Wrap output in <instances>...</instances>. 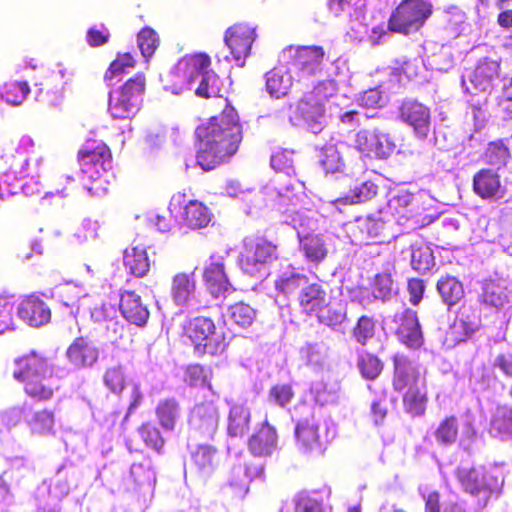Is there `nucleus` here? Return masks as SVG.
Masks as SVG:
<instances>
[{"label": "nucleus", "instance_id": "f257e3e1", "mask_svg": "<svg viewBox=\"0 0 512 512\" xmlns=\"http://www.w3.org/2000/svg\"><path fill=\"white\" fill-rule=\"evenodd\" d=\"M200 148L197 164L210 171L229 160L239 149L243 139V127L238 111L233 105H226L218 115L196 128Z\"/></svg>", "mask_w": 512, "mask_h": 512}, {"label": "nucleus", "instance_id": "f03ea898", "mask_svg": "<svg viewBox=\"0 0 512 512\" xmlns=\"http://www.w3.org/2000/svg\"><path fill=\"white\" fill-rule=\"evenodd\" d=\"M392 387L402 394V408L411 418L424 417L429 404L427 369L401 354L392 357Z\"/></svg>", "mask_w": 512, "mask_h": 512}, {"label": "nucleus", "instance_id": "7ed1b4c3", "mask_svg": "<svg viewBox=\"0 0 512 512\" xmlns=\"http://www.w3.org/2000/svg\"><path fill=\"white\" fill-rule=\"evenodd\" d=\"M54 374L51 358L39 350H30L13 361V379L22 385L25 395L37 403L51 401L59 390L52 381Z\"/></svg>", "mask_w": 512, "mask_h": 512}, {"label": "nucleus", "instance_id": "20e7f679", "mask_svg": "<svg viewBox=\"0 0 512 512\" xmlns=\"http://www.w3.org/2000/svg\"><path fill=\"white\" fill-rule=\"evenodd\" d=\"M181 336L197 357L219 356L229 345L225 331L218 328L215 321L207 316L186 319Z\"/></svg>", "mask_w": 512, "mask_h": 512}, {"label": "nucleus", "instance_id": "39448f33", "mask_svg": "<svg viewBox=\"0 0 512 512\" xmlns=\"http://www.w3.org/2000/svg\"><path fill=\"white\" fill-rule=\"evenodd\" d=\"M77 161L82 174L93 186L90 192L107 191L108 172L112 169V152L103 141L91 140L78 151Z\"/></svg>", "mask_w": 512, "mask_h": 512}, {"label": "nucleus", "instance_id": "423d86ee", "mask_svg": "<svg viewBox=\"0 0 512 512\" xmlns=\"http://www.w3.org/2000/svg\"><path fill=\"white\" fill-rule=\"evenodd\" d=\"M433 13L434 7L430 0H401L388 18L387 29L392 33L409 36L419 32Z\"/></svg>", "mask_w": 512, "mask_h": 512}, {"label": "nucleus", "instance_id": "0eeeda50", "mask_svg": "<svg viewBox=\"0 0 512 512\" xmlns=\"http://www.w3.org/2000/svg\"><path fill=\"white\" fill-rule=\"evenodd\" d=\"M456 477L466 493L480 499L481 508L486 507L492 495L498 494L503 484V479L495 469L484 466L458 469Z\"/></svg>", "mask_w": 512, "mask_h": 512}, {"label": "nucleus", "instance_id": "6e6552de", "mask_svg": "<svg viewBox=\"0 0 512 512\" xmlns=\"http://www.w3.org/2000/svg\"><path fill=\"white\" fill-rule=\"evenodd\" d=\"M146 90V76L142 72L129 78L115 94H109L108 108L113 118L126 119L140 109Z\"/></svg>", "mask_w": 512, "mask_h": 512}, {"label": "nucleus", "instance_id": "1a4fd4ad", "mask_svg": "<svg viewBox=\"0 0 512 512\" xmlns=\"http://www.w3.org/2000/svg\"><path fill=\"white\" fill-rule=\"evenodd\" d=\"M278 258V244L264 236H257L245 242L239 264L245 273L255 275Z\"/></svg>", "mask_w": 512, "mask_h": 512}, {"label": "nucleus", "instance_id": "9d476101", "mask_svg": "<svg viewBox=\"0 0 512 512\" xmlns=\"http://www.w3.org/2000/svg\"><path fill=\"white\" fill-rule=\"evenodd\" d=\"M333 90L331 82H317L297 101V112L300 117L308 124L320 123L325 116L326 103L333 95Z\"/></svg>", "mask_w": 512, "mask_h": 512}, {"label": "nucleus", "instance_id": "9b49d317", "mask_svg": "<svg viewBox=\"0 0 512 512\" xmlns=\"http://www.w3.org/2000/svg\"><path fill=\"white\" fill-rule=\"evenodd\" d=\"M256 38V28L247 23H236L226 29L224 43L239 66L242 67L249 57Z\"/></svg>", "mask_w": 512, "mask_h": 512}, {"label": "nucleus", "instance_id": "f8f14e48", "mask_svg": "<svg viewBox=\"0 0 512 512\" xmlns=\"http://www.w3.org/2000/svg\"><path fill=\"white\" fill-rule=\"evenodd\" d=\"M399 119L411 127L415 135L425 139L431 127L430 108L416 99H404L398 107Z\"/></svg>", "mask_w": 512, "mask_h": 512}, {"label": "nucleus", "instance_id": "ddd939ff", "mask_svg": "<svg viewBox=\"0 0 512 512\" xmlns=\"http://www.w3.org/2000/svg\"><path fill=\"white\" fill-rule=\"evenodd\" d=\"M219 423L220 411L212 400L197 403L190 410L188 424L201 435L213 436L218 430Z\"/></svg>", "mask_w": 512, "mask_h": 512}, {"label": "nucleus", "instance_id": "4468645a", "mask_svg": "<svg viewBox=\"0 0 512 512\" xmlns=\"http://www.w3.org/2000/svg\"><path fill=\"white\" fill-rule=\"evenodd\" d=\"M298 448L304 452L321 453L324 450L320 424L314 417L312 408H308L307 417L299 420L294 430Z\"/></svg>", "mask_w": 512, "mask_h": 512}, {"label": "nucleus", "instance_id": "2eb2a0df", "mask_svg": "<svg viewBox=\"0 0 512 512\" xmlns=\"http://www.w3.org/2000/svg\"><path fill=\"white\" fill-rule=\"evenodd\" d=\"M355 147L365 157L376 159H386L394 150L388 136L377 130L359 131L355 137Z\"/></svg>", "mask_w": 512, "mask_h": 512}, {"label": "nucleus", "instance_id": "dca6fc26", "mask_svg": "<svg viewBox=\"0 0 512 512\" xmlns=\"http://www.w3.org/2000/svg\"><path fill=\"white\" fill-rule=\"evenodd\" d=\"M66 358L77 369L92 367L99 359L100 347L87 335L76 337L67 347Z\"/></svg>", "mask_w": 512, "mask_h": 512}, {"label": "nucleus", "instance_id": "f3484780", "mask_svg": "<svg viewBox=\"0 0 512 512\" xmlns=\"http://www.w3.org/2000/svg\"><path fill=\"white\" fill-rule=\"evenodd\" d=\"M395 334L398 340L409 349H419L424 343V337L417 317V312L405 309L394 317Z\"/></svg>", "mask_w": 512, "mask_h": 512}, {"label": "nucleus", "instance_id": "a211bd4d", "mask_svg": "<svg viewBox=\"0 0 512 512\" xmlns=\"http://www.w3.org/2000/svg\"><path fill=\"white\" fill-rule=\"evenodd\" d=\"M203 282L210 295L217 298H225L228 293L235 291L225 271L222 259L211 261L203 270Z\"/></svg>", "mask_w": 512, "mask_h": 512}, {"label": "nucleus", "instance_id": "6ab92c4d", "mask_svg": "<svg viewBox=\"0 0 512 512\" xmlns=\"http://www.w3.org/2000/svg\"><path fill=\"white\" fill-rule=\"evenodd\" d=\"M20 319L31 327H41L50 322L52 312L47 303L36 294L26 296L19 304Z\"/></svg>", "mask_w": 512, "mask_h": 512}, {"label": "nucleus", "instance_id": "aec40b11", "mask_svg": "<svg viewBox=\"0 0 512 512\" xmlns=\"http://www.w3.org/2000/svg\"><path fill=\"white\" fill-rule=\"evenodd\" d=\"M509 299L508 287L505 281L500 278H486L480 282L477 293V301L485 309H499Z\"/></svg>", "mask_w": 512, "mask_h": 512}, {"label": "nucleus", "instance_id": "412c9836", "mask_svg": "<svg viewBox=\"0 0 512 512\" xmlns=\"http://www.w3.org/2000/svg\"><path fill=\"white\" fill-rule=\"evenodd\" d=\"M473 192L482 200L500 199L505 194L501 177L492 168H482L473 176Z\"/></svg>", "mask_w": 512, "mask_h": 512}, {"label": "nucleus", "instance_id": "4be33fe9", "mask_svg": "<svg viewBox=\"0 0 512 512\" xmlns=\"http://www.w3.org/2000/svg\"><path fill=\"white\" fill-rule=\"evenodd\" d=\"M278 435L276 429L265 420L248 439V450L260 458L270 457L277 449Z\"/></svg>", "mask_w": 512, "mask_h": 512}, {"label": "nucleus", "instance_id": "5701e85b", "mask_svg": "<svg viewBox=\"0 0 512 512\" xmlns=\"http://www.w3.org/2000/svg\"><path fill=\"white\" fill-rule=\"evenodd\" d=\"M436 199L424 191L415 193L413 207L410 210V224L414 228H423L439 217Z\"/></svg>", "mask_w": 512, "mask_h": 512}, {"label": "nucleus", "instance_id": "b1692460", "mask_svg": "<svg viewBox=\"0 0 512 512\" xmlns=\"http://www.w3.org/2000/svg\"><path fill=\"white\" fill-rule=\"evenodd\" d=\"M119 310L129 323L139 327L146 325L150 316L142 297L133 290H125L121 293Z\"/></svg>", "mask_w": 512, "mask_h": 512}, {"label": "nucleus", "instance_id": "393cba45", "mask_svg": "<svg viewBox=\"0 0 512 512\" xmlns=\"http://www.w3.org/2000/svg\"><path fill=\"white\" fill-rule=\"evenodd\" d=\"M501 73L500 61L490 57L479 60L470 76V82L480 92L491 91L499 80Z\"/></svg>", "mask_w": 512, "mask_h": 512}, {"label": "nucleus", "instance_id": "a878e982", "mask_svg": "<svg viewBox=\"0 0 512 512\" xmlns=\"http://www.w3.org/2000/svg\"><path fill=\"white\" fill-rule=\"evenodd\" d=\"M325 55L322 46H301L296 49L293 65L302 73L316 75L322 70Z\"/></svg>", "mask_w": 512, "mask_h": 512}, {"label": "nucleus", "instance_id": "bb28decb", "mask_svg": "<svg viewBox=\"0 0 512 512\" xmlns=\"http://www.w3.org/2000/svg\"><path fill=\"white\" fill-rule=\"evenodd\" d=\"M415 193L407 190H398L391 194L387 201L385 215L399 225L410 224V210L413 207Z\"/></svg>", "mask_w": 512, "mask_h": 512}, {"label": "nucleus", "instance_id": "cd10ccee", "mask_svg": "<svg viewBox=\"0 0 512 512\" xmlns=\"http://www.w3.org/2000/svg\"><path fill=\"white\" fill-rule=\"evenodd\" d=\"M317 322L326 327L335 329L347 320V304L337 298H328L314 314Z\"/></svg>", "mask_w": 512, "mask_h": 512}, {"label": "nucleus", "instance_id": "c85d7f7f", "mask_svg": "<svg viewBox=\"0 0 512 512\" xmlns=\"http://www.w3.org/2000/svg\"><path fill=\"white\" fill-rule=\"evenodd\" d=\"M227 91L224 81L214 72L206 73L195 90V94L200 98L213 99L221 109L226 105H232L224 93Z\"/></svg>", "mask_w": 512, "mask_h": 512}, {"label": "nucleus", "instance_id": "c756f323", "mask_svg": "<svg viewBox=\"0 0 512 512\" xmlns=\"http://www.w3.org/2000/svg\"><path fill=\"white\" fill-rule=\"evenodd\" d=\"M197 282L194 272H178L171 281V297L176 305L186 306L196 292Z\"/></svg>", "mask_w": 512, "mask_h": 512}, {"label": "nucleus", "instance_id": "7c9ffc66", "mask_svg": "<svg viewBox=\"0 0 512 512\" xmlns=\"http://www.w3.org/2000/svg\"><path fill=\"white\" fill-rule=\"evenodd\" d=\"M344 143L326 144L319 152V163L326 174L343 173L346 169Z\"/></svg>", "mask_w": 512, "mask_h": 512}, {"label": "nucleus", "instance_id": "2f4dec72", "mask_svg": "<svg viewBox=\"0 0 512 512\" xmlns=\"http://www.w3.org/2000/svg\"><path fill=\"white\" fill-rule=\"evenodd\" d=\"M155 416L164 431H174L182 416L180 402L173 397L161 399L155 407Z\"/></svg>", "mask_w": 512, "mask_h": 512}, {"label": "nucleus", "instance_id": "473e14b6", "mask_svg": "<svg viewBox=\"0 0 512 512\" xmlns=\"http://www.w3.org/2000/svg\"><path fill=\"white\" fill-rule=\"evenodd\" d=\"M436 289L443 303H445L448 308L459 304L465 297L463 283L452 275L441 276L437 281Z\"/></svg>", "mask_w": 512, "mask_h": 512}, {"label": "nucleus", "instance_id": "72a5a7b5", "mask_svg": "<svg viewBox=\"0 0 512 512\" xmlns=\"http://www.w3.org/2000/svg\"><path fill=\"white\" fill-rule=\"evenodd\" d=\"M327 299L325 288L318 282H309L299 295V306L303 313L313 317Z\"/></svg>", "mask_w": 512, "mask_h": 512}, {"label": "nucleus", "instance_id": "f704fd0d", "mask_svg": "<svg viewBox=\"0 0 512 512\" xmlns=\"http://www.w3.org/2000/svg\"><path fill=\"white\" fill-rule=\"evenodd\" d=\"M299 245L305 259L318 265L328 255V248L324 238L319 234L299 235Z\"/></svg>", "mask_w": 512, "mask_h": 512}, {"label": "nucleus", "instance_id": "c9c22d12", "mask_svg": "<svg viewBox=\"0 0 512 512\" xmlns=\"http://www.w3.org/2000/svg\"><path fill=\"white\" fill-rule=\"evenodd\" d=\"M32 435L48 436L55 433L56 415L50 408H42L34 411L26 421Z\"/></svg>", "mask_w": 512, "mask_h": 512}, {"label": "nucleus", "instance_id": "e433bc0d", "mask_svg": "<svg viewBox=\"0 0 512 512\" xmlns=\"http://www.w3.org/2000/svg\"><path fill=\"white\" fill-rule=\"evenodd\" d=\"M251 412L244 404H233L228 415L227 432L231 437H243L250 428Z\"/></svg>", "mask_w": 512, "mask_h": 512}, {"label": "nucleus", "instance_id": "4c0bfd02", "mask_svg": "<svg viewBox=\"0 0 512 512\" xmlns=\"http://www.w3.org/2000/svg\"><path fill=\"white\" fill-rule=\"evenodd\" d=\"M183 222L190 229L206 227L212 218L210 209L198 200H190L184 207Z\"/></svg>", "mask_w": 512, "mask_h": 512}, {"label": "nucleus", "instance_id": "58836bf2", "mask_svg": "<svg viewBox=\"0 0 512 512\" xmlns=\"http://www.w3.org/2000/svg\"><path fill=\"white\" fill-rule=\"evenodd\" d=\"M292 84L293 77L287 70L274 68L266 75V89L275 98L286 96L291 90Z\"/></svg>", "mask_w": 512, "mask_h": 512}, {"label": "nucleus", "instance_id": "ea45409f", "mask_svg": "<svg viewBox=\"0 0 512 512\" xmlns=\"http://www.w3.org/2000/svg\"><path fill=\"white\" fill-rule=\"evenodd\" d=\"M510 158L511 151L504 139L489 142L482 154L483 162L497 170L505 167Z\"/></svg>", "mask_w": 512, "mask_h": 512}, {"label": "nucleus", "instance_id": "a19ab883", "mask_svg": "<svg viewBox=\"0 0 512 512\" xmlns=\"http://www.w3.org/2000/svg\"><path fill=\"white\" fill-rule=\"evenodd\" d=\"M309 278L305 274L292 272L283 274L275 280V289L285 297L300 295L301 291L309 284Z\"/></svg>", "mask_w": 512, "mask_h": 512}, {"label": "nucleus", "instance_id": "79ce46f5", "mask_svg": "<svg viewBox=\"0 0 512 512\" xmlns=\"http://www.w3.org/2000/svg\"><path fill=\"white\" fill-rule=\"evenodd\" d=\"M378 186L373 181H364L351 188L348 193L334 202L343 205H354L369 201L377 195Z\"/></svg>", "mask_w": 512, "mask_h": 512}, {"label": "nucleus", "instance_id": "37998d69", "mask_svg": "<svg viewBox=\"0 0 512 512\" xmlns=\"http://www.w3.org/2000/svg\"><path fill=\"white\" fill-rule=\"evenodd\" d=\"M124 265L136 277H144L150 270V261L144 248L133 247L124 254Z\"/></svg>", "mask_w": 512, "mask_h": 512}, {"label": "nucleus", "instance_id": "c03bdc74", "mask_svg": "<svg viewBox=\"0 0 512 512\" xmlns=\"http://www.w3.org/2000/svg\"><path fill=\"white\" fill-rule=\"evenodd\" d=\"M357 368L362 378L373 381L381 375L384 363L377 355L362 351L357 356Z\"/></svg>", "mask_w": 512, "mask_h": 512}, {"label": "nucleus", "instance_id": "a18cd8bd", "mask_svg": "<svg viewBox=\"0 0 512 512\" xmlns=\"http://www.w3.org/2000/svg\"><path fill=\"white\" fill-rule=\"evenodd\" d=\"M213 371L202 364L194 363L184 369V382L190 387H207L212 391Z\"/></svg>", "mask_w": 512, "mask_h": 512}, {"label": "nucleus", "instance_id": "49530a36", "mask_svg": "<svg viewBox=\"0 0 512 512\" xmlns=\"http://www.w3.org/2000/svg\"><path fill=\"white\" fill-rule=\"evenodd\" d=\"M57 297L61 305L69 309L71 315H78L79 302L83 297L82 288L72 283H65L58 288Z\"/></svg>", "mask_w": 512, "mask_h": 512}, {"label": "nucleus", "instance_id": "de8ad7c7", "mask_svg": "<svg viewBox=\"0 0 512 512\" xmlns=\"http://www.w3.org/2000/svg\"><path fill=\"white\" fill-rule=\"evenodd\" d=\"M459 435L458 418L454 415L446 416L437 426L434 436L436 441L443 446L454 444Z\"/></svg>", "mask_w": 512, "mask_h": 512}, {"label": "nucleus", "instance_id": "09e8293b", "mask_svg": "<svg viewBox=\"0 0 512 512\" xmlns=\"http://www.w3.org/2000/svg\"><path fill=\"white\" fill-rule=\"evenodd\" d=\"M358 222L361 232L365 234L367 238L373 240L374 243L384 242V238L387 236L386 220L374 215H368L363 219H359Z\"/></svg>", "mask_w": 512, "mask_h": 512}, {"label": "nucleus", "instance_id": "8fccbe9b", "mask_svg": "<svg viewBox=\"0 0 512 512\" xmlns=\"http://www.w3.org/2000/svg\"><path fill=\"white\" fill-rule=\"evenodd\" d=\"M227 315L233 324L247 328L255 321L256 310L249 304L239 301L228 306Z\"/></svg>", "mask_w": 512, "mask_h": 512}, {"label": "nucleus", "instance_id": "3c124183", "mask_svg": "<svg viewBox=\"0 0 512 512\" xmlns=\"http://www.w3.org/2000/svg\"><path fill=\"white\" fill-rule=\"evenodd\" d=\"M129 380V374L122 365L107 368L103 376L105 386L114 394H120L127 386Z\"/></svg>", "mask_w": 512, "mask_h": 512}, {"label": "nucleus", "instance_id": "603ef678", "mask_svg": "<svg viewBox=\"0 0 512 512\" xmlns=\"http://www.w3.org/2000/svg\"><path fill=\"white\" fill-rule=\"evenodd\" d=\"M138 434L148 448L158 454L163 452L165 439L160 430L154 424L151 422L142 423L138 427Z\"/></svg>", "mask_w": 512, "mask_h": 512}, {"label": "nucleus", "instance_id": "864d4df0", "mask_svg": "<svg viewBox=\"0 0 512 512\" xmlns=\"http://www.w3.org/2000/svg\"><path fill=\"white\" fill-rule=\"evenodd\" d=\"M30 92L26 81L6 82L1 90V98L11 105H20Z\"/></svg>", "mask_w": 512, "mask_h": 512}, {"label": "nucleus", "instance_id": "5fc2aeb1", "mask_svg": "<svg viewBox=\"0 0 512 512\" xmlns=\"http://www.w3.org/2000/svg\"><path fill=\"white\" fill-rule=\"evenodd\" d=\"M191 458L199 470H211L217 465L218 450L212 445H198Z\"/></svg>", "mask_w": 512, "mask_h": 512}, {"label": "nucleus", "instance_id": "6e6d98bb", "mask_svg": "<svg viewBox=\"0 0 512 512\" xmlns=\"http://www.w3.org/2000/svg\"><path fill=\"white\" fill-rule=\"evenodd\" d=\"M376 323L375 320L367 315L358 318L352 329V336L361 346H366L375 336Z\"/></svg>", "mask_w": 512, "mask_h": 512}, {"label": "nucleus", "instance_id": "4d7b16f0", "mask_svg": "<svg viewBox=\"0 0 512 512\" xmlns=\"http://www.w3.org/2000/svg\"><path fill=\"white\" fill-rule=\"evenodd\" d=\"M137 44L142 56L148 61L158 49L160 38L154 29L144 27L137 35Z\"/></svg>", "mask_w": 512, "mask_h": 512}, {"label": "nucleus", "instance_id": "13d9d810", "mask_svg": "<svg viewBox=\"0 0 512 512\" xmlns=\"http://www.w3.org/2000/svg\"><path fill=\"white\" fill-rule=\"evenodd\" d=\"M135 65L136 60L131 53H118L105 71L104 80L111 81L115 77L126 73L128 69L134 68Z\"/></svg>", "mask_w": 512, "mask_h": 512}, {"label": "nucleus", "instance_id": "bf43d9fd", "mask_svg": "<svg viewBox=\"0 0 512 512\" xmlns=\"http://www.w3.org/2000/svg\"><path fill=\"white\" fill-rule=\"evenodd\" d=\"M295 392L289 383H278L273 385L268 392L270 402L280 408L287 407L294 399Z\"/></svg>", "mask_w": 512, "mask_h": 512}, {"label": "nucleus", "instance_id": "052dcab7", "mask_svg": "<svg viewBox=\"0 0 512 512\" xmlns=\"http://www.w3.org/2000/svg\"><path fill=\"white\" fill-rule=\"evenodd\" d=\"M294 512H323V499L316 494L299 493L293 499Z\"/></svg>", "mask_w": 512, "mask_h": 512}, {"label": "nucleus", "instance_id": "680f3d73", "mask_svg": "<svg viewBox=\"0 0 512 512\" xmlns=\"http://www.w3.org/2000/svg\"><path fill=\"white\" fill-rule=\"evenodd\" d=\"M393 280L388 272L377 273L370 284V289L375 299L386 300L392 294Z\"/></svg>", "mask_w": 512, "mask_h": 512}, {"label": "nucleus", "instance_id": "e2e57ef3", "mask_svg": "<svg viewBox=\"0 0 512 512\" xmlns=\"http://www.w3.org/2000/svg\"><path fill=\"white\" fill-rule=\"evenodd\" d=\"M475 331L472 323L464 318H456L450 327V334L454 342L460 343L466 341Z\"/></svg>", "mask_w": 512, "mask_h": 512}, {"label": "nucleus", "instance_id": "0e129e2a", "mask_svg": "<svg viewBox=\"0 0 512 512\" xmlns=\"http://www.w3.org/2000/svg\"><path fill=\"white\" fill-rule=\"evenodd\" d=\"M31 158L27 155L19 154L18 156H14L13 160L9 166L10 171L20 177H31L38 176V172H32L29 168V162Z\"/></svg>", "mask_w": 512, "mask_h": 512}, {"label": "nucleus", "instance_id": "69168bd1", "mask_svg": "<svg viewBox=\"0 0 512 512\" xmlns=\"http://www.w3.org/2000/svg\"><path fill=\"white\" fill-rule=\"evenodd\" d=\"M359 103L366 108L382 107L384 104L382 92L378 88L367 89L360 95Z\"/></svg>", "mask_w": 512, "mask_h": 512}, {"label": "nucleus", "instance_id": "338daca9", "mask_svg": "<svg viewBox=\"0 0 512 512\" xmlns=\"http://www.w3.org/2000/svg\"><path fill=\"white\" fill-rule=\"evenodd\" d=\"M426 285L423 279L411 278L407 282V291L409 294V302L417 306L423 299Z\"/></svg>", "mask_w": 512, "mask_h": 512}, {"label": "nucleus", "instance_id": "774afa93", "mask_svg": "<svg viewBox=\"0 0 512 512\" xmlns=\"http://www.w3.org/2000/svg\"><path fill=\"white\" fill-rule=\"evenodd\" d=\"M492 366L494 369H498L505 377L512 378V352L499 353Z\"/></svg>", "mask_w": 512, "mask_h": 512}]
</instances>
